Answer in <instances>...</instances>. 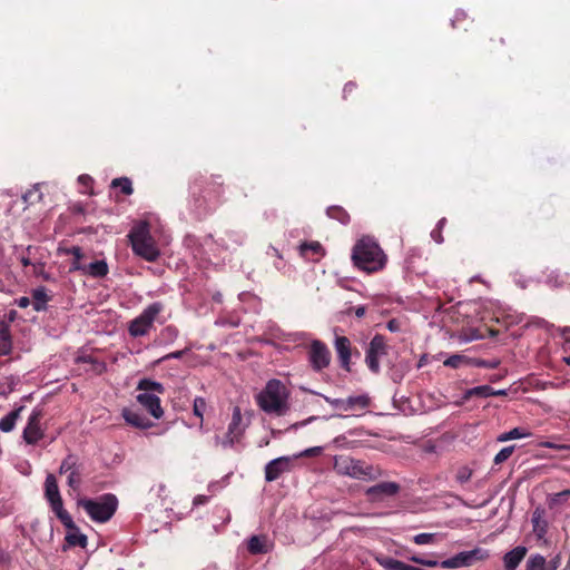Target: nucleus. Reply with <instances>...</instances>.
<instances>
[{
    "mask_svg": "<svg viewBox=\"0 0 570 570\" xmlns=\"http://www.w3.org/2000/svg\"><path fill=\"white\" fill-rule=\"evenodd\" d=\"M351 258L355 267L367 274L384 269L387 263V255L370 236H363L354 244Z\"/></svg>",
    "mask_w": 570,
    "mask_h": 570,
    "instance_id": "1",
    "label": "nucleus"
},
{
    "mask_svg": "<svg viewBox=\"0 0 570 570\" xmlns=\"http://www.w3.org/2000/svg\"><path fill=\"white\" fill-rule=\"evenodd\" d=\"M256 399L258 406L268 414L282 416L288 410V391L279 380H269Z\"/></svg>",
    "mask_w": 570,
    "mask_h": 570,
    "instance_id": "2",
    "label": "nucleus"
},
{
    "mask_svg": "<svg viewBox=\"0 0 570 570\" xmlns=\"http://www.w3.org/2000/svg\"><path fill=\"white\" fill-rule=\"evenodd\" d=\"M128 237L132 252L137 256L146 259L147 262H155L160 256V250L150 234V226L147 222H140L134 226Z\"/></svg>",
    "mask_w": 570,
    "mask_h": 570,
    "instance_id": "3",
    "label": "nucleus"
},
{
    "mask_svg": "<svg viewBox=\"0 0 570 570\" xmlns=\"http://www.w3.org/2000/svg\"><path fill=\"white\" fill-rule=\"evenodd\" d=\"M78 505L87 512L92 521L105 523L115 514L118 507V500L115 494L106 493L97 499H79Z\"/></svg>",
    "mask_w": 570,
    "mask_h": 570,
    "instance_id": "4",
    "label": "nucleus"
},
{
    "mask_svg": "<svg viewBox=\"0 0 570 570\" xmlns=\"http://www.w3.org/2000/svg\"><path fill=\"white\" fill-rule=\"evenodd\" d=\"M190 190L195 207L203 212L210 209V205H218L223 195L222 184L212 179H196Z\"/></svg>",
    "mask_w": 570,
    "mask_h": 570,
    "instance_id": "5",
    "label": "nucleus"
},
{
    "mask_svg": "<svg viewBox=\"0 0 570 570\" xmlns=\"http://www.w3.org/2000/svg\"><path fill=\"white\" fill-rule=\"evenodd\" d=\"M334 469L338 474L348 475L360 480L371 481L376 480L382 475V470L379 466L344 455L335 458Z\"/></svg>",
    "mask_w": 570,
    "mask_h": 570,
    "instance_id": "6",
    "label": "nucleus"
},
{
    "mask_svg": "<svg viewBox=\"0 0 570 570\" xmlns=\"http://www.w3.org/2000/svg\"><path fill=\"white\" fill-rule=\"evenodd\" d=\"M137 391H140L136 396L137 402L155 419H160L164 411L158 394L165 393L164 385L150 379H142L138 382Z\"/></svg>",
    "mask_w": 570,
    "mask_h": 570,
    "instance_id": "7",
    "label": "nucleus"
},
{
    "mask_svg": "<svg viewBox=\"0 0 570 570\" xmlns=\"http://www.w3.org/2000/svg\"><path fill=\"white\" fill-rule=\"evenodd\" d=\"M165 309V305L161 302H154L148 305L144 311L130 321L128 325V333L132 337H140L148 335L150 330L154 327V323L158 315Z\"/></svg>",
    "mask_w": 570,
    "mask_h": 570,
    "instance_id": "8",
    "label": "nucleus"
},
{
    "mask_svg": "<svg viewBox=\"0 0 570 570\" xmlns=\"http://www.w3.org/2000/svg\"><path fill=\"white\" fill-rule=\"evenodd\" d=\"M307 358L313 371L321 372L330 366L332 354L324 342L313 340L307 348Z\"/></svg>",
    "mask_w": 570,
    "mask_h": 570,
    "instance_id": "9",
    "label": "nucleus"
},
{
    "mask_svg": "<svg viewBox=\"0 0 570 570\" xmlns=\"http://www.w3.org/2000/svg\"><path fill=\"white\" fill-rule=\"evenodd\" d=\"M386 354L387 345L385 337L381 334H375L365 351V363L372 373H380V358Z\"/></svg>",
    "mask_w": 570,
    "mask_h": 570,
    "instance_id": "10",
    "label": "nucleus"
},
{
    "mask_svg": "<svg viewBox=\"0 0 570 570\" xmlns=\"http://www.w3.org/2000/svg\"><path fill=\"white\" fill-rule=\"evenodd\" d=\"M43 413L41 410L36 409L30 414L22 432V438L27 444L35 445L45 436V430L40 425Z\"/></svg>",
    "mask_w": 570,
    "mask_h": 570,
    "instance_id": "11",
    "label": "nucleus"
},
{
    "mask_svg": "<svg viewBox=\"0 0 570 570\" xmlns=\"http://www.w3.org/2000/svg\"><path fill=\"white\" fill-rule=\"evenodd\" d=\"M487 557V553H484L481 549H474L471 551H464L455 554L452 558H449L442 562H440V567L445 569H456L461 567H469L471 566L475 560H481Z\"/></svg>",
    "mask_w": 570,
    "mask_h": 570,
    "instance_id": "12",
    "label": "nucleus"
},
{
    "mask_svg": "<svg viewBox=\"0 0 570 570\" xmlns=\"http://www.w3.org/2000/svg\"><path fill=\"white\" fill-rule=\"evenodd\" d=\"M334 348L337 354L340 366L346 372H351V358L354 352L355 355H360L358 350L352 347V343L348 337L336 335L334 340Z\"/></svg>",
    "mask_w": 570,
    "mask_h": 570,
    "instance_id": "13",
    "label": "nucleus"
},
{
    "mask_svg": "<svg viewBox=\"0 0 570 570\" xmlns=\"http://www.w3.org/2000/svg\"><path fill=\"white\" fill-rule=\"evenodd\" d=\"M505 41L501 35L495 31H487L481 35L479 47L484 55L494 56L502 51Z\"/></svg>",
    "mask_w": 570,
    "mask_h": 570,
    "instance_id": "14",
    "label": "nucleus"
},
{
    "mask_svg": "<svg viewBox=\"0 0 570 570\" xmlns=\"http://www.w3.org/2000/svg\"><path fill=\"white\" fill-rule=\"evenodd\" d=\"M323 397L333 407L343 412L352 411L355 409L363 410L367 407L370 402L368 397L365 395L350 396L347 399H332L326 395H323Z\"/></svg>",
    "mask_w": 570,
    "mask_h": 570,
    "instance_id": "15",
    "label": "nucleus"
},
{
    "mask_svg": "<svg viewBox=\"0 0 570 570\" xmlns=\"http://www.w3.org/2000/svg\"><path fill=\"white\" fill-rule=\"evenodd\" d=\"M400 484L396 482H381L370 487L365 491V495L372 502H379L385 498L394 497L400 492Z\"/></svg>",
    "mask_w": 570,
    "mask_h": 570,
    "instance_id": "16",
    "label": "nucleus"
},
{
    "mask_svg": "<svg viewBox=\"0 0 570 570\" xmlns=\"http://www.w3.org/2000/svg\"><path fill=\"white\" fill-rule=\"evenodd\" d=\"M242 413L239 407H235L232 415V421L228 425V430L225 434V438L222 441V445L224 448L233 446L236 442H238L244 433V429L242 428Z\"/></svg>",
    "mask_w": 570,
    "mask_h": 570,
    "instance_id": "17",
    "label": "nucleus"
},
{
    "mask_svg": "<svg viewBox=\"0 0 570 570\" xmlns=\"http://www.w3.org/2000/svg\"><path fill=\"white\" fill-rule=\"evenodd\" d=\"M292 459L289 456H281L272 460L265 466V480L273 482L277 480L283 473L291 471Z\"/></svg>",
    "mask_w": 570,
    "mask_h": 570,
    "instance_id": "18",
    "label": "nucleus"
},
{
    "mask_svg": "<svg viewBox=\"0 0 570 570\" xmlns=\"http://www.w3.org/2000/svg\"><path fill=\"white\" fill-rule=\"evenodd\" d=\"M122 417L125 419L126 423L137 429L145 430L153 426L150 420L136 410L125 407L122 410Z\"/></svg>",
    "mask_w": 570,
    "mask_h": 570,
    "instance_id": "19",
    "label": "nucleus"
},
{
    "mask_svg": "<svg viewBox=\"0 0 570 570\" xmlns=\"http://www.w3.org/2000/svg\"><path fill=\"white\" fill-rule=\"evenodd\" d=\"M52 512L56 514V517L59 519V521L67 528V529H76V523L73 522L71 515L69 512L63 508V501L62 498H59L58 500H55L49 503Z\"/></svg>",
    "mask_w": 570,
    "mask_h": 570,
    "instance_id": "20",
    "label": "nucleus"
},
{
    "mask_svg": "<svg viewBox=\"0 0 570 570\" xmlns=\"http://www.w3.org/2000/svg\"><path fill=\"white\" fill-rule=\"evenodd\" d=\"M527 554L525 547H517L511 551L507 552L503 557V563L505 570H515L520 562L524 559Z\"/></svg>",
    "mask_w": 570,
    "mask_h": 570,
    "instance_id": "21",
    "label": "nucleus"
},
{
    "mask_svg": "<svg viewBox=\"0 0 570 570\" xmlns=\"http://www.w3.org/2000/svg\"><path fill=\"white\" fill-rule=\"evenodd\" d=\"M544 515H546L544 509L537 508L533 511L532 518H531L533 532L535 533V535L539 539H542L547 534V531H548V522L544 519Z\"/></svg>",
    "mask_w": 570,
    "mask_h": 570,
    "instance_id": "22",
    "label": "nucleus"
},
{
    "mask_svg": "<svg viewBox=\"0 0 570 570\" xmlns=\"http://www.w3.org/2000/svg\"><path fill=\"white\" fill-rule=\"evenodd\" d=\"M59 252L65 254V255H72L73 256L71 265L69 267V272L70 273L77 272V271H80V272L83 271L86 265H83L81 263V259L85 257V255H83L82 249L79 246H72L70 248H59Z\"/></svg>",
    "mask_w": 570,
    "mask_h": 570,
    "instance_id": "23",
    "label": "nucleus"
},
{
    "mask_svg": "<svg viewBox=\"0 0 570 570\" xmlns=\"http://www.w3.org/2000/svg\"><path fill=\"white\" fill-rule=\"evenodd\" d=\"M68 532L65 537V541L68 548L71 547H80L86 548L88 543V538L86 534L81 533L79 528L76 525V529H67Z\"/></svg>",
    "mask_w": 570,
    "mask_h": 570,
    "instance_id": "24",
    "label": "nucleus"
},
{
    "mask_svg": "<svg viewBox=\"0 0 570 570\" xmlns=\"http://www.w3.org/2000/svg\"><path fill=\"white\" fill-rule=\"evenodd\" d=\"M45 498L48 503L61 498L57 479L53 474L49 473L45 481Z\"/></svg>",
    "mask_w": 570,
    "mask_h": 570,
    "instance_id": "25",
    "label": "nucleus"
},
{
    "mask_svg": "<svg viewBox=\"0 0 570 570\" xmlns=\"http://www.w3.org/2000/svg\"><path fill=\"white\" fill-rule=\"evenodd\" d=\"M109 272L105 261H96L85 266L82 273L95 278L105 277Z\"/></svg>",
    "mask_w": 570,
    "mask_h": 570,
    "instance_id": "26",
    "label": "nucleus"
},
{
    "mask_svg": "<svg viewBox=\"0 0 570 570\" xmlns=\"http://www.w3.org/2000/svg\"><path fill=\"white\" fill-rule=\"evenodd\" d=\"M247 549L252 554H263L268 552L266 537L253 535L247 542Z\"/></svg>",
    "mask_w": 570,
    "mask_h": 570,
    "instance_id": "27",
    "label": "nucleus"
},
{
    "mask_svg": "<svg viewBox=\"0 0 570 570\" xmlns=\"http://www.w3.org/2000/svg\"><path fill=\"white\" fill-rule=\"evenodd\" d=\"M32 306L37 312L46 311L49 296L45 287H38L32 291Z\"/></svg>",
    "mask_w": 570,
    "mask_h": 570,
    "instance_id": "28",
    "label": "nucleus"
},
{
    "mask_svg": "<svg viewBox=\"0 0 570 570\" xmlns=\"http://www.w3.org/2000/svg\"><path fill=\"white\" fill-rule=\"evenodd\" d=\"M493 395H494L493 387H491L490 385H480V386H475V387L466 390L462 396V400L468 401L474 396L481 397V399H487V397L493 396Z\"/></svg>",
    "mask_w": 570,
    "mask_h": 570,
    "instance_id": "29",
    "label": "nucleus"
},
{
    "mask_svg": "<svg viewBox=\"0 0 570 570\" xmlns=\"http://www.w3.org/2000/svg\"><path fill=\"white\" fill-rule=\"evenodd\" d=\"M22 410H23V406H20L18 409L11 411L10 413H8L6 416H3L0 420V430L2 432H10V431H12L14 425H16L17 420L20 416V412Z\"/></svg>",
    "mask_w": 570,
    "mask_h": 570,
    "instance_id": "30",
    "label": "nucleus"
},
{
    "mask_svg": "<svg viewBox=\"0 0 570 570\" xmlns=\"http://www.w3.org/2000/svg\"><path fill=\"white\" fill-rule=\"evenodd\" d=\"M531 436V432H529L524 428H514L508 432L501 433L498 435L497 441L498 442H507L510 440H517L522 438H529Z\"/></svg>",
    "mask_w": 570,
    "mask_h": 570,
    "instance_id": "31",
    "label": "nucleus"
},
{
    "mask_svg": "<svg viewBox=\"0 0 570 570\" xmlns=\"http://www.w3.org/2000/svg\"><path fill=\"white\" fill-rule=\"evenodd\" d=\"M12 348V341L9 328L0 324V354L8 355Z\"/></svg>",
    "mask_w": 570,
    "mask_h": 570,
    "instance_id": "32",
    "label": "nucleus"
},
{
    "mask_svg": "<svg viewBox=\"0 0 570 570\" xmlns=\"http://www.w3.org/2000/svg\"><path fill=\"white\" fill-rule=\"evenodd\" d=\"M326 214L330 218L335 219L343 225H347L351 219L350 214L341 206H330Z\"/></svg>",
    "mask_w": 570,
    "mask_h": 570,
    "instance_id": "33",
    "label": "nucleus"
},
{
    "mask_svg": "<svg viewBox=\"0 0 570 570\" xmlns=\"http://www.w3.org/2000/svg\"><path fill=\"white\" fill-rule=\"evenodd\" d=\"M527 563L530 570H556V566L548 567L546 558L541 554L532 556Z\"/></svg>",
    "mask_w": 570,
    "mask_h": 570,
    "instance_id": "34",
    "label": "nucleus"
},
{
    "mask_svg": "<svg viewBox=\"0 0 570 570\" xmlns=\"http://www.w3.org/2000/svg\"><path fill=\"white\" fill-rule=\"evenodd\" d=\"M111 187H120V190L124 195H131L134 193L131 180L127 177L112 179Z\"/></svg>",
    "mask_w": 570,
    "mask_h": 570,
    "instance_id": "35",
    "label": "nucleus"
},
{
    "mask_svg": "<svg viewBox=\"0 0 570 570\" xmlns=\"http://www.w3.org/2000/svg\"><path fill=\"white\" fill-rule=\"evenodd\" d=\"M299 250L303 256H306L307 252H312L314 255H323L324 253V249L318 242L303 243L299 246Z\"/></svg>",
    "mask_w": 570,
    "mask_h": 570,
    "instance_id": "36",
    "label": "nucleus"
},
{
    "mask_svg": "<svg viewBox=\"0 0 570 570\" xmlns=\"http://www.w3.org/2000/svg\"><path fill=\"white\" fill-rule=\"evenodd\" d=\"M514 450H515V445H509V446H505V448L501 449L495 454V456L493 459V463L495 465L502 464L503 462H505L512 455Z\"/></svg>",
    "mask_w": 570,
    "mask_h": 570,
    "instance_id": "37",
    "label": "nucleus"
},
{
    "mask_svg": "<svg viewBox=\"0 0 570 570\" xmlns=\"http://www.w3.org/2000/svg\"><path fill=\"white\" fill-rule=\"evenodd\" d=\"M77 469V458L73 454H69L60 464L59 473H70L72 470Z\"/></svg>",
    "mask_w": 570,
    "mask_h": 570,
    "instance_id": "38",
    "label": "nucleus"
},
{
    "mask_svg": "<svg viewBox=\"0 0 570 570\" xmlns=\"http://www.w3.org/2000/svg\"><path fill=\"white\" fill-rule=\"evenodd\" d=\"M464 363H471V361L468 360L464 355H460V354L451 355L443 362V364L445 366H449L452 368H458Z\"/></svg>",
    "mask_w": 570,
    "mask_h": 570,
    "instance_id": "39",
    "label": "nucleus"
},
{
    "mask_svg": "<svg viewBox=\"0 0 570 570\" xmlns=\"http://www.w3.org/2000/svg\"><path fill=\"white\" fill-rule=\"evenodd\" d=\"M206 407H207V403L204 397H196L194 400L193 412H194V415L200 420V423L203 422Z\"/></svg>",
    "mask_w": 570,
    "mask_h": 570,
    "instance_id": "40",
    "label": "nucleus"
},
{
    "mask_svg": "<svg viewBox=\"0 0 570 570\" xmlns=\"http://www.w3.org/2000/svg\"><path fill=\"white\" fill-rule=\"evenodd\" d=\"M501 361L499 358H492V360H482V358H475L471 361V364H473L476 367H484V368H497L500 365Z\"/></svg>",
    "mask_w": 570,
    "mask_h": 570,
    "instance_id": "41",
    "label": "nucleus"
},
{
    "mask_svg": "<svg viewBox=\"0 0 570 570\" xmlns=\"http://www.w3.org/2000/svg\"><path fill=\"white\" fill-rule=\"evenodd\" d=\"M67 483L73 490L79 489L81 484V472L78 468L69 473Z\"/></svg>",
    "mask_w": 570,
    "mask_h": 570,
    "instance_id": "42",
    "label": "nucleus"
},
{
    "mask_svg": "<svg viewBox=\"0 0 570 570\" xmlns=\"http://www.w3.org/2000/svg\"><path fill=\"white\" fill-rule=\"evenodd\" d=\"M407 559L414 563H417V564H421L424 567H429V568H434V567L440 566L439 561L433 560V559H425L417 554L410 556V557H407Z\"/></svg>",
    "mask_w": 570,
    "mask_h": 570,
    "instance_id": "43",
    "label": "nucleus"
},
{
    "mask_svg": "<svg viewBox=\"0 0 570 570\" xmlns=\"http://www.w3.org/2000/svg\"><path fill=\"white\" fill-rule=\"evenodd\" d=\"M473 474V471L468 468V466H461L458 471H456V474H455V480L463 484L465 482H468L471 476Z\"/></svg>",
    "mask_w": 570,
    "mask_h": 570,
    "instance_id": "44",
    "label": "nucleus"
},
{
    "mask_svg": "<svg viewBox=\"0 0 570 570\" xmlns=\"http://www.w3.org/2000/svg\"><path fill=\"white\" fill-rule=\"evenodd\" d=\"M179 332L177 330V327L173 326V325H168L166 326L163 331H161V337L166 341H174L177 338Z\"/></svg>",
    "mask_w": 570,
    "mask_h": 570,
    "instance_id": "45",
    "label": "nucleus"
},
{
    "mask_svg": "<svg viewBox=\"0 0 570 570\" xmlns=\"http://www.w3.org/2000/svg\"><path fill=\"white\" fill-rule=\"evenodd\" d=\"M414 543L419 546L430 544L434 541L433 533H419L413 538Z\"/></svg>",
    "mask_w": 570,
    "mask_h": 570,
    "instance_id": "46",
    "label": "nucleus"
},
{
    "mask_svg": "<svg viewBox=\"0 0 570 570\" xmlns=\"http://www.w3.org/2000/svg\"><path fill=\"white\" fill-rule=\"evenodd\" d=\"M322 450L323 449L321 446L309 448V449L304 450L299 454L294 455V458L297 459V458H303V456H307V458L316 456V455H320L322 453Z\"/></svg>",
    "mask_w": 570,
    "mask_h": 570,
    "instance_id": "47",
    "label": "nucleus"
},
{
    "mask_svg": "<svg viewBox=\"0 0 570 570\" xmlns=\"http://www.w3.org/2000/svg\"><path fill=\"white\" fill-rule=\"evenodd\" d=\"M91 371L96 374H102L106 371V364L101 361L95 360L91 364Z\"/></svg>",
    "mask_w": 570,
    "mask_h": 570,
    "instance_id": "48",
    "label": "nucleus"
},
{
    "mask_svg": "<svg viewBox=\"0 0 570 570\" xmlns=\"http://www.w3.org/2000/svg\"><path fill=\"white\" fill-rule=\"evenodd\" d=\"M540 446H542V448H548V449H554V450H566V449H570V446H569V445H564V444H557V443L549 442V441H546V442L540 443Z\"/></svg>",
    "mask_w": 570,
    "mask_h": 570,
    "instance_id": "49",
    "label": "nucleus"
},
{
    "mask_svg": "<svg viewBox=\"0 0 570 570\" xmlns=\"http://www.w3.org/2000/svg\"><path fill=\"white\" fill-rule=\"evenodd\" d=\"M386 327L392 333L399 332L401 330V322L396 318H392L387 322Z\"/></svg>",
    "mask_w": 570,
    "mask_h": 570,
    "instance_id": "50",
    "label": "nucleus"
},
{
    "mask_svg": "<svg viewBox=\"0 0 570 570\" xmlns=\"http://www.w3.org/2000/svg\"><path fill=\"white\" fill-rule=\"evenodd\" d=\"M208 500H209V498L207 495L198 494L194 498L193 505L198 507V505L206 504L208 502Z\"/></svg>",
    "mask_w": 570,
    "mask_h": 570,
    "instance_id": "51",
    "label": "nucleus"
},
{
    "mask_svg": "<svg viewBox=\"0 0 570 570\" xmlns=\"http://www.w3.org/2000/svg\"><path fill=\"white\" fill-rule=\"evenodd\" d=\"M356 83L355 82H347L345 83L344 86V89H343V96L344 98L346 99L348 95H351L355 89H356Z\"/></svg>",
    "mask_w": 570,
    "mask_h": 570,
    "instance_id": "52",
    "label": "nucleus"
},
{
    "mask_svg": "<svg viewBox=\"0 0 570 570\" xmlns=\"http://www.w3.org/2000/svg\"><path fill=\"white\" fill-rule=\"evenodd\" d=\"M96 358L91 355H80L76 358V362L78 364H92V362L95 361Z\"/></svg>",
    "mask_w": 570,
    "mask_h": 570,
    "instance_id": "53",
    "label": "nucleus"
},
{
    "mask_svg": "<svg viewBox=\"0 0 570 570\" xmlns=\"http://www.w3.org/2000/svg\"><path fill=\"white\" fill-rule=\"evenodd\" d=\"M431 237L439 244L443 243L442 229L434 228L431 232Z\"/></svg>",
    "mask_w": 570,
    "mask_h": 570,
    "instance_id": "54",
    "label": "nucleus"
},
{
    "mask_svg": "<svg viewBox=\"0 0 570 570\" xmlns=\"http://www.w3.org/2000/svg\"><path fill=\"white\" fill-rule=\"evenodd\" d=\"M266 254H267L268 256H271V257H275V258H277V259H279V261H282V257H283V256H282V254H281V252H279L276 247H274V246H269V247H268V249H267V252H266Z\"/></svg>",
    "mask_w": 570,
    "mask_h": 570,
    "instance_id": "55",
    "label": "nucleus"
},
{
    "mask_svg": "<svg viewBox=\"0 0 570 570\" xmlns=\"http://www.w3.org/2000/svg\"><path fill=\"white\" fill-rule=\"evenodd\" d=\"M16 303H17V305H18L19 307H21V308H26V307H28V306L31 304V301H30V298H29V297H27V296H21L20 298H18V299L16 301Z\"/></svg>",
    "mask_w": 570,
    "mask_h": 570,
    "instance_id": "56",
    "label": "nucleus"
},
{
    "mask_svg": "<svg viewBox=\"0 0 570 570\" xmlns=\"http://www.w3.org/2000/svg\"><path fill=\"white\" fill-rule=\"evenodd\" d=\"M184 351H176L167 354L163 357V360H169V358H180L184 355Z\"/></svg>",
    "mask_w": 570,
    "mask_h": 570,
    "instance_id": "57",
    "label": "nucleus"
},
{
    "mask_svg": "<svg viewBox=\"0 0 570 570\" xmlns=\"http://www.w3.org/2000/svg\"><path fill=\"white\" fill-rule=\"evenodd\" d=\"M365 314H366V307L365 306H357L355 308V316L356 317L361 318V317L365 316Z\"/></svg>",
    "mask_w": 570,
    "mask_h": 570,
    "instance_id": "58",
    "label": "nucleus"
},
{
    "mask_svg": "<svg viewBox=\"0 0 570 570\" xmlns=\"http://www.w3.org/2000/svg\"><path fill=\"white\" fill-rule=\"evenodd\" d=\"M274 266H275L278 271L283 269V268L285 267V262H284V259L282 258V261H279V259H277V258H276V262L274 263Z\"/></svg>",
    "mask_w": 570,
    "mask_h": 570,
    "instance_id": "59",
    "label": "nucleus"
},
{
    "mask_svg": "<svg viewBox=\"0 0 570 570\" xmlns=\"http://www.w3.org/2000/svg\"><path fill=\"white\" fill-rule=\"evenodd\" d=\"M37 191H32V190H29L27 191L24 195H23V199L26 203L30 202L32 196L36 194Z\"/></svg>",
    "mask_w": 570,
    "mask_h": 570,
    "instance_id": "60",
    "label": "nucleus"
},
{
    "mask_svg": "<svg viewBox=\"0 0 570 570\" xmlns=\"http://www.w3.org/2000/svg\"><path fill=\"white\" fill-rule=\"evenodd\" d=\"M20 262H21V264L24 267H28V266L32 265L31 261L28 257H24V256L21 257Z\"/></svg>",
    "mask_w": 570,
    "mask_h": 570,
    "instance_id": "61",
    "label": "nucleus"
},
{
    "mask_svg": "<svg viewBox=\"0 0 570 570\" xmlns=\"http://www.w3.org/2000/svg\"><path fill=\"white\" fill-rule=\"evenodd\" d=\"M314 419H315V417H314V416H312V417H309V419H308V420H306V421H303V422H301V423H296V424L292 425V428H293V429H297L298 426H304L307 422H311V421H313Z\"/></svg>",
    "mask_w": 570,
    "mask_h": 570,
    "instance_id": "62",
    "label": "nucleus"
},
{
    "mask_svg": "<svg viewBox=\"0 0 570 570\" xmlns=\"http://www.w3.org/2000/svg\"><path fill=\"white\" fill-rule=\"evenodd\" d=\"M446 224V218H441L439 222H438V225H436V228L439 229H442L444 227V225Z\"/></svg>",
    "mask_w": 570,
    "mask_h": 570,
    "instance_id": "63",
    "label": "nucleus"
},
{
    "mask_svg": "<svg viewBox=\"0 0 570 570\" xmlns=\"http://www.w3.org/2000/svg\"><path fill=\"white\" fill-rule=\"evenodd\" d=\"M569 495H570V490H564V491H562V492L557 494V497H564V498H567Z\"/></svg>",
    "mask_w": 570,
    "mask_h": 570,
    "instance_id": "64",
    "label": "nucleus"
}]
</instances>
